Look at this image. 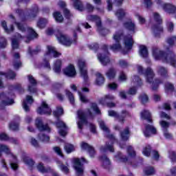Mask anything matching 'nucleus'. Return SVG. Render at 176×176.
<instances>
[{
	"label": "nucleus",
	"mask_w": 176,
	"mask_h": 176,
	"mask_svg": "<svg viewBox=\"0 0 176 176\" xmlns=\"http://www.w3.org/2000/svg\"><path fill=\"white\" fill-rule=\"evenodd\" d=\"M113 39L116 44L110 47L111 50H113V52L120 50L124 51V53H127L128 50H131L133 45H134L133 36L131 34L123 36L122 32H116L113 35Z\"/></svg>",
	"instance_id": "obj_1"
},
{
	"label": "nucleus",
	"mask_w": 176,
	"mask_h": 176,
	"mask_svg": "<svg viewBox=\"0 0 176 176\" xmlns=\"http://www.w3.org/2000/svg\"><path fill=\"white\" fill-rule=\"evenodd\" d=\"M100 113V109H98V107H97V104L96 103L91 104L90 109H88L86 112L79 110L77 112L78 120L77 122V124L78 126V129L82 130L84 124H86L87 123V121L86 120L87 116H89V118H93L95 115H98Z\"/></svg>",
	"instance_id": "obj_2"
},
{
	"label": "nucleus",
	"mask_w": 176,
	"mask_h": 176,
	"mask_svg": "<svg viewBox=\"0 0 176 176\" xmlns=\"http://www.w3.org/2000/svg\"><path fill=\"white\" fill-rule=\"evenodd\" d=\"M153 56L154 57L155 60H162L163 63H167V64H170L176 68L175 54L170 52L167 55H165L164 53L160 50L159 48L154 47L153 49Z\"/></svg>",
	"instance_id": "obj_3"
},
{
	"label": "nucleus",
	"mask_w": 176,
	"mask_h": 176,
	"mask_svg": "<svg viewBox=\"0 0 176 176\" xmlns=\"http://www.w3.org/2000/svg\"><path fill=\"white\" fill-rule=\"evenodd\" d=\"M98 123L101 130L104 131L105 135H107L109 140V142L106 143V147H101L100 152H102V153L107 152V151H109V152H113V142H116V139H115V137H113V135H109V128L107 126L104 121L99 120Z\"/></svg>",
	"instance_id": "obj_4"
},
{
	"label": "nucleus",
	"mask_w": 176,
	"mask_h": 176,
	"mask_svg": "<svg viewBox=\"0 0 176 176\" xmlns=\"http://www.w3.org/2000/svg\"><path fill=\"white\" fill-rule=\"evenodd\" d=\"M137 69L139 74H143V75H144L146 78V80L148 83L152 84L153 90H156L159 85L162 83V81H160V80H155V81H153V77L155 76V74L153 73V70H152L151 67L147 68L146 71L144 72V69L142 68V66L138 65Z\"/></svg>",
	"instance_id": "obj_5"
},
{
	"label": "nucleus",
	"mask_w": 176,
	"mask_h": 176,
	"mask_svg": "<svg viewBox=\"0 0 176 176\" xmlns=\"http://www.w3.org/2000/svg\"><path fill=\"white\" fill-rule=\"evenodd\" d=\"M61 56V53L57 52V50L52 45L47 46V51L44 54V57L43 59V65L47 68V69H50V64H49V60L52 57H60Z\"/></svg>",
	"instance_id": "obj_6"
},
{
	"label": "nucleus",
	"mask_w": 176,
	"mask_h": 176,
	"mask_svg": "<svg viewBox=\"0 0 176 176\" xmlns=\"http://www.w3.org/2000/svg\"><path fill=\"white\" fill-rule=\"evenodd\" d=\"M2 152H4V153L7 155L8 157H9L11 168L12 170H17L19 168V165H17V157L12 153L9 146L4 144H0V156H2Z\"/></svg>",
	"instance_id": "obj_7"
},
{
	"label": "nucleus",
	"mask_w": 176,
	"mask_h": 176,
	"mask_svg": "<svg viewBox=\"0 0 176 176\" xmlns=\"http://www.w3.org/2000/svg\"><path fill=\"white\" fill-rule=\"evenodd\" d=\"M158 9H162L168 14H175L176 6L171 3H163V0H155Z\"/></svg>",
	"instance_id": "obj_8"
},
{
	"label": "nucleus",
	"mask_w": 176,
	"mask_h": 176,
	"mask_svg": "<svg viewBox=\"0 0 176 176\" xmlns=\"http://www.w3.org/2000/svg\"><path fill=\"white\" fill-rule=\"evenodd\" d=\"M127 151L129 155L128 159L123 157V155H122V153H118V155H116L115 157L116 162H118V163L131 164V160H133V159L135 157V151H134L133 147L131 146H129Z\"/></svg>",
	"instance_id": "obj_9"
},
{
	"label": "nucleus",
	"mask_w": 176,
	"mask_h": 176,
	"mask_svg": "<svg viewBox=\"0 0 176 176\" xmlns=\"http://www.w3.org/2000/svg\"><path fill=\"white\" fill-rule=\"evenodd\" d=\"M56 36L58 42L65 46H71L72 43H76V38H75L73 41H71L69 38H68V36H67V34H64V33L61 32H57L56 33Z\"/></svg>",
	"instance_id": "obj_10"
},
{
	"label": "nucleus",
	"mask_w": 176,
	"mask_h": 176,
	"mask_svg": "<svg viewBox=\"0 0 176 176\" xmlns=\"http://www.w3.org/2000/svg\"><path fill=\"white\" fill-rule=\"evenodd\" d=\"M153 19L157 23V24L152 28V31L155 36H157L160 32H163V27H162V18L157 13L153 14Z\"/></svg>",
	"instance_id": "obj_11"
},
{
	"label": "nucleus",
	"mask_w": 176,
	"mask_h": 176,
	"mask_svg": "<svg viewBox=\"0 0 176 176\" xmlns=\"http://www.w3.org/2000/svg\"><path fill=\"white\" fill-rule=\"evenodd\" d=\"M74 167L76 171V174L78 175H83V164L84 163H87L86 162V160L85 158H76L74 160Z\"/></svg>",
	"instance_id": "obj_12"
},
{
	"label": "nucleus",
	"mask_w": 176,
	"mask_h": 176,
	"mask_svg": "<svg viewBox=\"0 0 176 176\" xmlns=\"http://www.w3.org/2000/svg\"><path fill=\"white\" fill-rule=\"evenodd\" d=\"M17 28L22 31V32H27L28 34V36L27 38L28 41H31V39H34V38H36L38 36V34L30 28H23V25L21 23H16Z\"/></svg>",
	"instance_id": "obj_13"
},
{
	"label": "nucleus",
	"mask_w": 176,
	"mask_h": 176,
	"mask_svg": "<svg viewBox=\"0 0 176 176\" xmlns=\"http://www.w3.org/2000/svg\"><path fill=\"white\" fill-rule=\"evenodd\" d=\"M87 19L89 21H94L95 23H96V25L98 27V31H99V32L102 35H105L104 32H107V30L106 29H102V26L101 25V19H100V17L96 15H89L87 17Z\"/></svg>",
	"instance_id": "obj_14"
},
{
	"label": "nucleus",
	"mask_w": 176,
	"mask_h": 176,
	"mask_svg": "<svg viewBox=\"0 0 176 176\" xmlns=\"http://www.w3.org/2000/svg\"><path fill=\"white\" fill-rule=\"evenodd\" d=\"M104 54H99L98 55V58L102 65H107V64H109L110 62L109 54L107 52V50H108V47H107V45L104 46Z\"/></svg>",
	"instance_id": "obj_15"
},
{
	"label": "nucleus",
	"mask_w": 176,
	"mask_h": 176,
	"mask_svg": "<svg viewBox=\"0 0 176 176\" xmlns=\"http://www.w3.org/2000/svg\"><path fill=\"white\" fill-rule=\"evenodd\" d=\"M37 113H39L40 115H50V113H52V109L49 107V105H47L46 102L43 101L41 106L37 109Z\"/></svg>",
	"instance_id": "obj_16"
},
{
	"label": "nucleus",
	"mask_w": 176,
	"mask_h": 176,
	"mask_svg": "<svg viewBox=\"0 0 176 176\" xmlns=\"http://www.w3.org/2000/svg\"><path fill=\"white\" fill-rule=\"evenodd\" d=\"M78 65L80 69L82 78H83L85 80H87V69H86V63L83 60H79Z\"/></svg>",
	"instance_id": "obj_17"
},
{
	"label": "nucleus",
	"mask_w": 176,
	"mask_h": 176,
	"mask_svg": "<svg viewBox=\"0 0 176 176\" xmlns=\"http://www.w3.org/2000/svg\"><path fill=\"white\" fill-rule=\"evenodd\" d=\"M129 115V113L126 111H122V116H119L118 115V113H116L114 111H109V116H112L113 118H116V120L118 122H120V123H123L124 118H123L124 116H127Z\"/></svg>",
	"instance_id": "obj_18"
},
{
	"label": "nucleus",
	"mask_w": 176,
	"mask_h": 176,
	"mask_svg": "<svg viewBox=\"0 0 176 176\" xmlns=\"http://www.w3.org/2000/svg\"><path fill=\"white\" fill-rule=\"evenodd\" d=\"M63 74H65L66 76L74 78V76H76V70L75 69V66L73 65H69L65 69H63Z\"/></svg>",
	"instance_id": "obj_19"
},
{
	"label": "nucleus",
	"mask_w": 176,
	"mask_h": 176,
	"mask_svg": "<svg viewBox=\"0 0 176 176\" xmlns=\"http://www.w3.org/2000/svg\"><path fill=\"white\" fill-rule=\"evenodd\" d=\"M114 98H115V96H113V95H110V94L106 95L104 98H102L100 100V102L102 105H105V104H107L109 108H112L115 107V103H108V101H112Z\"/></svg>",
	"instance_id": "obj_20"
},
{
	"label": "nucleus",
	"mask_w": 176,
	"mask_h": 176,
	"mask_svg": "<svg viewBox=\"0 0 176 176\" xmlns=\"http://www.w3.org/2000/svg\"><path fill=\"white\" fill-rule=\"evenodd\" d=\"M0 98L3 100L0 102V109H2L3 107H6V105H12L14 104V101L12 98H9L8 96H5L3 94H0Z\"/></svg>",
	"instance_id": "obj_21"
},
{
	"label": "nucleus",
	"mask_w": 176,
	"mask_h": 176,
	"mask_svg": "<svg viewBox=\"0 0 176 176\" xmlns=\"http://www.w3.org/2000/svg\"><path fill=\"white\" fill-rule=\"evenodd\" d=\"M145 137H151L152 135L157 134V129L153 125L147 124L144 130Z\"/></svg>",
	"instance_id": "obj_22"
},
{
	"label": "nucleus",
	"mask_w": 176,
	"mask_h": 176,
	"mask_svg": "<svg viewBox=\"0 0 176 176\" xmlns=\"http://www.w3.org/2000/svg\"><path fill=\"white\" fill-rule=\"evenodd\" d=\"M35 125L36 126L38 130L41 131H48L50 132V128L47 125H43V122H42V118H38L35 120Z\"/></svg>",
	"instance_id": "obj_23"
},
{
	"label": "nucleus",
	"mask_w": 176,
	"mask_h": 176,
	"mask_svg": "<svg viewBox=\"0 0 176 176\" xmlns=\"http://www.w3.org/2000/svg\"><path fill=\"white\" fill-rule=\"evenodd\" d=\"M56 127L59 129L60 135H62V137L67 135V126H65V124L60 119H58V122H56Z\"/></svg>",
	"instance_id": "obj_24"
},
{
	"label": "nucleus",
	"mask_w": 176,
	"mask_h": 176,
	"mask_svg": "<svg viewBox=\"0 0 176 176\" xmlns=\"http://www.w3.org/2000/svg\"><path fill=\"white\" fill-rule=\"evenodd\" d=\"M85 93H89V88L83 87L81 91H78L80 101L84 104H86L89 102V99H87V97L86 95H85Z\"/></svg>",
	"instance_id": "obj_25"
},
{
	"label": "nucleus",
	"mask_w": 176,
	"mask_h": 176,
	"mask_svg": "<svg viewBox=\"0 0 176 176\" xmlns=\"http://www.w3.org/2000/svg\"><path fill=\"white\" fill-rule=\"evenodd\" d=\"M23 39V36L21 34L16 33L12 39V46L13 50L14 49H18L19 47V43H20V41Z\"/></svg>",
	"instance_id": "obj_26"
},
{
	"label": "nucleus",
	"mask_w": 176,
	"mask_h": 176,
	"mask_svg": "<svg viewBox=\"0 0 176 176\" xmlns=\"http://www.w3.org/2000/svg\"><path fill=\"white\" fill-rule=\"evenodd\" d=\"M37 169L38 170V171H40V173H52V176H58V174H57V173L54 172V170L50 168H45V166H43V164L42 163H39L37 165Z\"/></svg>",
	"instance_id": "obj_27"
},
{
	"label": "nucleus",
	"mask_w": 176,
	"mask_h": 176,
	"mask_svg": "<svg viewBox=\"0 0 176 176\" xmlns=\"http://www.w3.org/2000/svg\"><path fill=\"white\" fill-rule=\"evenodd\" d=\"M34 102V99L32 96H27L25 99L23 100V108L25 111V112H28L30 111V105Z\"/></svg>",
	"instance_id": "obj_28"
},
{
	"label": "nucleus",
	"mask_w": 176,
	"mask_h": 176,
	"mask_svg": "<svg viewBox=\"0 0 176 176\" xmlns=\"http://www.w3.org/2000/svg\"><path fill=\"white\" fill-rule=\"evenodd\" d=\"M81 148L82 149H86L87 151H88V152H89L91 157H94L96 152L94 151V148L91 147V146H89L87 143L82 142Z\"/></svg>",
	"instance_id": "obj_29"
},
{
	"label": "nucleus",
	"mask_w": 176,
	"mask_h": 176,
	"mask_svg": "<svg viewBox=\"0 0 176 176\" xmlns=\"http://www.w3.org/2000/svg\"><path fill=\"white\" fill-rule=\"evenodd\" d=\"M29 82L31 85H29L28 90L30 93H35L36 90L35 89V85H36V81L34 79L32 76H28Z\"/></svg>",
	"instance_id": "obj_30"
},
{
	"label": "nucleus",
	"mask_w": 176,
	"mask_h": 176,
	"mask_svg": "<svg viewBox=\"0 0 176 176\" xmlns=\"http://www.w3.org/2000/svg\"><path fill=\"white\" fill-rule=\"evenodd\" d=\"M141 118L144 120H146L148 123H152V117L151 116V112L148 110H144L141 112Z\"/></svg>",
	"instance_id": "obj_31"
},
{
	"label": "nucleus",
	"mask_w": 176,
	"mask_h": 176,
	"mask_svg": "<svg viewBox=\"0 0 176 176\" xmlns=\"http://www.w3.org/2000/svg\"><path fill=\"white\" fill-rule=\"evenodd\" d=\"M61 65H63V62L60 59L56 60L54 63L53 70L56 74H60L61 72Z\"/></svg>",
	"instance_id": "obj_32"
},
{
	"label": "nucleus",
	"mask_w": 176,
	"mask_h": 176,
	"mask_svg": "<svg viewBox=\"0 0 176 176\" xmlns=\"http://www.w3.org/2000/svg\"><path fill=\"white\" fill-rule=\"evenodd\" d=\"M124 27L127 28L131 34H134V32H135V24H134V23H133L131 21H129L128 22L125 23L124 24Z\"/></svg>",
	"instance_id": "obj_33"
},
{
	"label": "nucleus",
	"mask_w": 176,
	"mask_h": 176,
	"mask_svg": "<svg viewBox=\"0 0 176 176\" xmlns=\"http://www.w3.org/2000/svg\"><path fill=\"white\" fill-rule=\"evenodd\" d=\"M117 71L115 68H110L107 72H106V76L108 78V79H115L116 77Z\"/></svg>",
	"instance_id": "obj_34"
},
{
	"label": "nucleus",
	"mask_w": 176,
	"mask_h": 176,
	"mask_svg": "<svg viewBox=\"0 0 176 176\" xmlns=\"http://www.w3.org/2000/svg\"><path fill=\"white\" fill-rule=\"evenodd\" d=\"M100 160L102 163V166L104 168H109L111 167V161L107 156H103L100 158Z\"/></svg>",
	"instance_id": "obj_35"
},
{
	"label": "nucleus",
	"mask_w": 176,
	"mask_h": 176,
	"mask_svg": "<svg viewBox=\"0 0 176 176\" xmlns=\"http://www.w3.org/2000/svg\"><path fill=\"white\" fill-rule=\"evenodd\" d=\"M58 5L60 8H63V12L65 13V16H66L67 19H69V16H71V13H69V10H68L65 8V6H66L65 2L63 1H60L58 2Z\"/></svg>",
	"instance_id": "obj_36"
},
{
	"label": "nucleus",
	"mask_w": 176,
	"mask_h": 176,
	"mask_svg": "<svg viewBox=\"0 0 176 176\" xmlns=\"http://www.w3.org/2000/svg\"><path fill=\"white\" fill-rule=\"evenodd\" d=\"M104 82H105V79L104 78V76L100 73L96 74V85H98V86H101V85H104Z\"/></svg>",
	"instance_id": "obj_37"
},
{
	"label": "nucleus",
	"mask_w": 176,
	"mask_h": 176,
	"mask_svg": "<svg viewBox=\"0 0 176 176\" xmlns=\"http://www.w3.org/2000/svg\"><path fill=\"white\" fill-rule=\"evenodd\" d=\"M73 2L74 6L77 10H80L82 12L83 10V6L82 5V2L80 0H71Z\"/></svg>",
	"instance_id": "obj_38"
},
{
	"label": "nucleus",
	"mask_w": 176,
	"mask_h": 176,
	"mask_svg": "<svg viewBox=\"0 0 176 176\" xmlns=\"http://www.w3.org/2000/svg\"><path fill=\"white\" fill-rule=\"evenodd\" d=\"M19 58H20V54L19 53L14 54V60H15V62L14 63V68H19L21 67V62L19 60Z\"/></svg>",
	"instance_id": "obj_39"
},
{
	"label": "nucleus",
	"mask_w": 176,
	"mask_h": 176,
	"mask_svg": "<svg viewBox=\"0 0 176 176\" xmlns=\"http://www.w3.org/2000/svg\"><path fill=\"white\" fill-rule=\"evenodd\" d=\"M57 164L60 170H61L63 173H65V174H68V173H69V168H68V165H64L61 164V162L60 161H58Z\"/></svg>",
	"instance_id": "obj_40"
},
{
	"label": "nucleus",
	"mask_w": 176,
	"mask_h": 176,
	"mask_svg": "<svg viewBox=\"0 0 176 176\" xmlns=\"http://www.w3.org/2000/svg\"><path fill=\"white\" fill-rule=\"evenodd\" d=\"M139 53L141 57H148V49H146L145 45L140 46Z\"/></svg>",
	"instance_id": "obj_41"
},
{
	"label": "nucleus",
	"mask_w": 176,
	"mask_h": 176,
	"mask_svg": "<svg viewBox=\"0 0 176 176\" xmlns=\"http://www.w3.org/2000/svg\"><path fill=\"white\" fill-rule=\"evenodd\" d=\"M0 140L1 141H10L11 142L16 144V140L13 138H9V136H8V135H6L5 133H0Z\"/></svg>",
	"instance_id": "obj_42"
},
{
	"label": "nucleus",
	"mask_w": 176,
	"mask_h": 176,
	"mask_svg": "<svg viewBox=\"0 0 176 176\" xmlns=\"http://www.w3.org/2000/svg\"><path fill=\"white\" fill-rule=\"evenodd\" d=\"M176 42V36H173L167 39L166 41V45H165V48L166 49V50H168V47H167V46H173V45H174V43H175Z\"/></svg>",
	"instance_id": "obj_43"
},
{
	"label": "nucleus",
	"mask_w": 176,
	"mask_h": 176,
	"mask_svg": "<svg viewBox=\"0 0 176 176\" xmlns=\"http://www.w3.org/2000/svg\"><path fill=\"white\" fill-rule=\"evenodd\" d=\"M116 16L119 20H122V19L126 16V11L122 8H120L116 12Z\"/></svg>",
	"instance_id": "obj_44"
},
{
	"label": "nucleus",
	"mask_w": 176,
	"mask_h": 176,
	"mask_svg": "<svg viewBox=\"0 0 176 176\" xmlns=\"http://www.w3.org/2000/svg\"><path fill=\"white\" fill-rule=\"evenodd\" d=\"M38 138L43 142H49L50 141V137L45 134V132L42 131L38 135Z\"/></svg>",
	"instance_id": "obj_45"
},
{
	"label": "nucleus",
	"mask_w": 176,
	"mask_h": 176,
	"mask_svg": "<svg viewBox=\"0 0 176 176\" xmlns=\"http://www.w3.org/2000/svg\"><path fill=\"white\" fill-rule=\"evenodd\" d=\"M53 16L55 19L56 23H63V21L64 20L63 15H61V14L58 12H54Z\"/></svg>",
	"instance_id": "obj_46"
},
{
	"label": "nucleus",
	"mask_w": 176,
	"mask_h": 176,
	"mask_svg": "<svg viewBox=\"0 0 176 176\" xmlns=\"http://www.w3.org/2000/svg\"><path fill=\"white\" fill-rule=\"evenodd\" d=\"M63 112H64V110H63V107H58L56 108V110L54 111L53 115H54V116H55V118L58 119V118H60V116H61V115H63Z\"/></svg>",
	"instance_id": "obj_47"
},
{
	"label": "nucleus",
	"mask_w": 176,
	"mask_h": 176,
	"mask_svg": "<svg viewBox=\"0 0 176 176\" xmlns=\"http://www.w3.org/2000/svg\"><path fill=\"white\" fill-rule=\"evenodd\" d=\"M65 151L67 153H71L72 152H74V151H75V146H74L72 144L69 143H67L65 145Z\"/></svg>",
	"instance_id": "obj_48"
},
{
	"label": "nucleus",
	"mask_w": 176,
	"mask_h": 176,
	"mask_svg": "<svg viewBox=\"0 0 176 176\" xmlns=\"http://www.w3.org/2000/svg\"><path fill=\"white\" fill-rule=\"evenodd\" d=\"M130 132L129 129H126L123 132L121 133V139L123 141H127L129 140Z\"/></svg>",
	"instance_id": "obj_49"
},
{
	"label": "nucleus",
	"mask_w": 176,
	"mask_h": 176,
	"mask_svg": "<svg viewBox=\"0 0 176 176\" xmlns=\"http://www.w3.org/2000/svg\"><path fill=\"white\" fill-rule=\"evenodd\" d=\"M1 25H2L4 31L6 32H7V34H10V32H12L14 30L13 25H11L10 28H8V26L6 25V21H5L1 22Z\"/></svg>",
	"instance_id": "obj_50"
},
{
	"label": "nucleus",
	"mask_w": 176,
	"mask_h": 176,
	"mask_svg": "<svg viewBox=\"0 0 176 176\" xmlns=\"http://www.w3.org/2000/svg\"><path fill=\"white\" fill-rule=\"evenodd\" d=\"M1 75H4L7 79H14V78H16V74L14 72L10 71L8 73L6 74L3 72L0 73Z\"/></svg>",
	"instance_id": "obj_51"
},
{
	"label": "nucleus",
	"mask_w": 176,
	"mask_h": 176,
	"mask_svg": "<svg viewBox=\"0 0 176 176\" xmlns=\"http://www.w3.org/2000/svg\"><path fill=\"white\" fill-rule=\"evenodd\" d=\"M157 72L159 75H161V76H166L167 75V69L160 66L157 67Z\"/></svg>",
	"instance_id": "obj_52"
},
{
	"label": "nucleus",
	"mask_w": 176,
	"mask_h": 176,
	"mask_svg": "<svg viewBox=\"0 0 176 176\" xmlns=\"http://www.w3.org/2000/svg\"><path fill=\"white\" fill-rule=\"evenodd\" d=\"M65 94L67 97H68L70 104H74L75 102V98L74 97V95L72 94V93H71V91L68 90H66Z\"/></svg>",
	"instance_id": "obj_53"
},
{
	"label": "nucleus",
	"mask_w": 176,
	"mask_h": 176,
	"mask_svg": "<svg viewBox=\"0 0 176 176\" xmlns=\"http://www.w3.org/2000/svg\"><path fill=\"white\" fill-rule=\"evenodd\" d=\"M46 24H47V19H41L38 23L37 25L39 27V28H45L46 26Z\"/></svg>",
	"instance_id": "obj_54"
},
{
	"label": "nucleus",
	"mask_w": 176,
	"mask_h": 176,
	"mask_svg": "<svg viewBox=\"0 0 176 176\" xmlns=\"http://www.w3.org/2000/svg\"><path fill=\"white\" fill-rule=\"evenodd\" d=\"M142 153L144 156L147 157L151 156V146H146L144 148Z\"/></svg>",
	"instance_id": "obj_55"
},
{
	"label": "nucleus",
	"mask_w": 176,
	"mask_h": 176,
	"mask_svg": "<svg viewBox=\"0 0 176 176\" xmlns=\"http://www.w3.org/2000/svg\"><path fill=\"white\" fill-rule=\"evenodd\" d=\"M133 85H136L137 86H141L142 82L141 79H140L139 76H135L132 78Z\"/></svg>",
	"instance_id": "obj_56"
},
{
	"label": "nucleus",
	"mask_w": 176,
	"mask_h": 176,
	"mask_svg": "<svg viewBox=\"0 0 176 176\" xmlns=\"http://www.w3.org/2000/svg\"><path fill=\"white\" fill-rule=\"evenodd\" d=\"M166 28L168 32H173L174 31V23L171 21H168L166 23Z\"/></svg>",
	"instance_id": "obj_57"
},
{
	"label": "nucleus",
	"mask_w": 176,
	"mask_h": 176,
	"mask_svg": "<svg viewBox=\"0 0 176 176\" xmlns=\"http://www.w3.org/2000/svg\"><path fill=\"white\" fill-rule=\"evenodd\" d=\"M144 173L146 175H152L155 174V169L152 167H148L144 170Z\"/></svg>",
	"instance_id": "obj_58"
},
{
	"label": "nucleus",
	"mask_w": 176,
	"mask_h": 176,
	"mask_svg": "<svg viewBox=\"0 0 176 176\" xmlns=\"http://www.w3.org/2000/svg\"><path fill=\"white\" fill-rule=\"evenodd\" d=\"M23 162L25 164H28V166H34V161L28 157H25L23 159Z\"/></svg>",
	"instance_id": "obj_59"
},
{
	"label": "nucleus",
	"mask_w": 176,
	"mask_h": 176,
	"mask_svg": "<svg viewBox=\"0 0 176 176\" xmlns=\"http://www.w3.org/2000/svg\"><path fill=\"white\" fill-rule=\"evenodd\" d=\"M139 99L140 100L141 102H142V104H145V102H148V96H146V94H142Z\"/></svg>",
	"instance_id": "obj_60"
},
{
	"label": "nucleus",
	"mask_w": 176,
	"mask_h": 176,
	"mask_svg": "<svg viewBox=\"0 0 176 176\" xmlns=\"http://www.w3.org/2000/svg\"><path fill=\"white\" fill-rule=\"evenodd\" d=\"M10 129L11 130H19V122H11L10 124Z\"/></svg>",
	"instance_id": "obj_61"
},
{
	"label": "nucleus",
	"mask_w": 176,
	"mask_h": 176,
	"mask_svg": "<svg viewBox=\"0 0 176 176\" xmlns=\"http://www.w3.org/2000/svg\"><path fill=\"white\" fill-rule=\"evenodd\" d=\"M160 124L164 130H166V129H168V127L170 126V123L164 120L160 121Z\"/></svg>",
	"instance_id": "obj_62"
},
{
	"label": "nucleus",
	"mask_w": 176,
	"mask_h": 176,
	"mask_svg": "<svg viewBox=\"0 0 176 176\" xmlns=\"http://www.w3.org/2000/svg\"><path fill=\"white\" fill-rule=\"evenodd\" d=\"M166 91H173L174 90V85L170 82H167L165 85Z\"/></svg>",
	"instance_id": "obj_63"
},
{
	"label": "nucleus",
	"mask_w": 176,
	"mask_h": 176,
	"mask_svg": "<svg viewBox=\"0 0 176 176\" xmlns=\"http://www.w3.org/2000/svg\"><path fill=\"white\" fill-rule=\"evenodd\" d=\"M136 17L138 20L139 21L140 24H145V18H144L140 14H136Z\"/></svg>",
	"instance_id": "obj_64"
}]
</instances>
